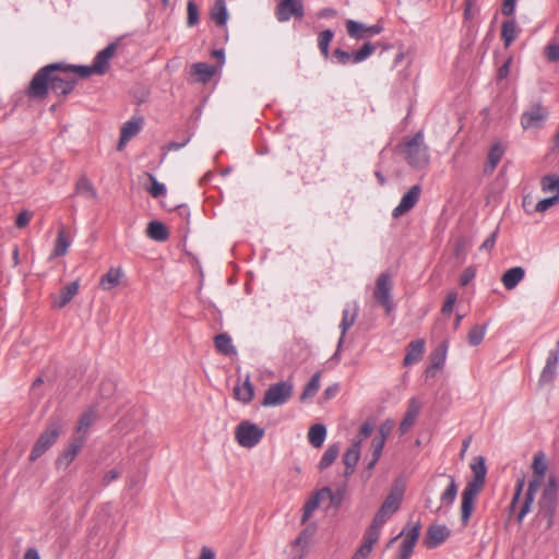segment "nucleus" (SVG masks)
<instances>
[{
	"label": "nucleus",
	"mask_w": 559,
	"mask_h": 559,
	"mask_svg": "<svg viewBox=\"0 0 559 559\" xmlns=\"http://www.w3.org/2000/svg\"><path fill=\"white\" fill-rule=\"evenodd\" d=\"M76 81V78L66 69V63H49L34 74L26 95L29 98L44 99L51 90L59 96H67L74 90Z\"/></svg>",
	"instance_id": "obj_1"
},
{
	"label": "nucleus",
	"mask_w": 559,
	"mask_h": 559,
	"mask_svg": "<svg viewBox=\"0 0 559 559\" xmlns=\"http://www.w3.org/2000/svg\"><path fill=\"white\" fill-rule=\"evenodd\" d=\"M474 477L467 481L462 492V504H461V521L466 525L471 519L474 509V502L476 497L481 491L487 474V467L485 459L477 456L471 465Z\"/></svg>",
	"instance_id": "obj_2"
},
{
	"label": "nucleus",
	"mask_w": 559,
	"mask_h": 559,
	"mask_svg": "<svg viewBox=\"0 0 559 559\" xmlns=\"http://www.w3.org/2000/svg\"><path fill=\"white\" fill-rule=\"evenodd\" d=\"M548 468V464L546 461V455L544 452L539 451L534 454L532 469L533 477L528 481V486L524 496V500L521 504V508L518 512L516 520L519 523L523 521L525 515L531 512L532 504L535 500V495L539 489L540 484L543 483L546 472Z\"/></svg>",
	"instance_id": "obj_3"
},
{
	"label": "nucleus",
	"mask_w": 559,
	"mask_h": 559,
	"mask_svg": "<svg viewBox=\"0 0 559 559\" xmlns=\"http://www.w3.org/2000/svg\"><path fill=\"white\" fill-rule=\"evenodd\" d=\"M558 500V481L555 476H549L546 486L542 491L538 500L537 519L546 521V528H550L554 524V518L557 510Z\"/></svg>",
	"instance_id": "obj_4"
},
{
	"label": "nucleus",
	"mask_w": 559,
	"mask_h": 559,
	"mask_svg": "<svg viewBox=\"0 0 559 559\" xmlns=\"http://www.w3.org/2000/svg\"><path fill=\"white\" fill-rule=\"evenodd\" d=\"M403 153L407 164L415 169H425L429 165V148L424 142V134L418 131L405 142Z\"/></svg>",
	"instance_id": "obj_5"
},
{
	"label": "nucleus",
	"mask_w": 559,
	"mask_h": 559,
	"mask_svg": "<svg viewBox=\"0 0 559 559\" xmlns=\"http://www.w3.org/2000/svg\"><path fill=\"white\" fill-rule=\"evenodd\" d=\"M62 431V424L59 419H50L46 429L39 435L35 442L31 454L29 461L35 462L39 459L50 447L56 443Z\"/></svg>",
	"instance_id": "obj_6"
},
{
	"label": "nucleus",
	"mask_w": 559,
	"mask_h": 559,
	"mask_svg": "<svg viewBox=\"0 0 559 559\" xmlns=\"http://www.w3.org/2000/svg\"><path fill=\"white\" fill-rule=\"evenodd\" d=\"M264 436V429L249 420H242L235 429V439L243 448L255 447Z\"/></svg>",
	"instance_id": "obj_7"
},
{
	"label": "nucleus",
	"mask_w": 559,
	"mask_h": 559,
	"mask_svg": "<svg viewBox=\"0 0 559 559\" xmlns=\"http://www.w3.org/2000/svg\"><path fill=\"white\" fill-rule=\"evenodd\" d=\"M293 384L288 381H280L271 384L264 393L263 406H280L285 404L293 394Z\"/></svg>",
	"instance_id": "obj_8"
},
{
	"label": "nucleus",
	"mask_w": 559,
	"mask_h": 559,
	"mask_svg": "<svg viewBox=\"0 0 559 559\" xmlns=\"http://www.w3.org/2000/svg\"><path fill=\"white\" fill-rule=\"evenodd\" d=\"M392 289L391 275L386 272L381 273L376 282L373 297L385 309L386 313H390L394 308Z\"/></svg>",
	"instance_id": "obj_9"
},
{
	"label": "nucleus",
	"mask_w": 559,
	"mask_h": 559,
	"mask_svg": "<svg viewBox=\"0 0 559 559\" xmlns=\"http://www.w3.org/2000/svg\"><path fill=\"white\" fill-rule=\"evenodd\" d=\"M442 478H445L448 480V484L443 492L440 495V504L435 510V512L439 514H445L448 512V510L455 501L459 490L455 477L453 475H448L445 473L439 474L436 478L431 480V484L437 485L438 480Z\"/></svg>",
	"instance_id": "obj_10"
},
{
	"label": "nucleus",
	"mask_w": 559,
	"mask_h": 559,
	"mask_svg": "<svg viewBox=\"0 0 559 559\" xmlns=\"http://www.w3.org/2000/svg\"><path fill=\"white\" fill-rule=\"evenodd\" d=\"M377 49V46L370 41L365 43L360 49L348 52L341 48H336L333 51V57L336 62L342 66H346L349 62L359 63L369 58Z\"/></svg>",
	"instance_id": "obj_11"
},
{
	"label": "nucleus",
	"mask_w": 559,
	"mask_h": 559,
	"mask_svg": "<svg viewBox=\"0 0 559 559\" xmlns=\"http://www.w3.org/2000/svg\"><path fill=\"white\" fill-rule=\"evenodd\" d=\"M402 499L403 490L397 488L392 490L384 499L378 512L374 514L373 521L384 525L385 522L400 509Z\"/></svg>",
	"instance_id": "obj_12"
},
{
	"label": "nucleus",
	"mask_w": 559,
	"mask_h": 559,
	"mask_svg": "<svg viewBox=\"0 0 559 559\" xmlns=\"http://www.w3.org/2000/svg\"><path fill=\"white\" fill-rule=\"evenodd\" d=\"M548 117L547 109L542 105L540 102L534 103L521 116V126L523 129L542 128L545 120Z\"/></svg>",
	"instance_id": "obj_13"
},
{
	"label": "nucleus",
	"mask_w": 559,
	"mask_h": 559,
	"mask_svg": "<svg viewBox=\"0 0 559 559\" xmlns=\"http://www.w3.org/2000/svg\"><path fill=\"white\" fill-rule=\"evenodd\" d=\"M420 534V523L404 527L397 537H403L400 546L399 559H409Z\"/></svg>",
	"instance_id": "obj_14"
},
{
	"label": "nucleus",
	"mask_w": 559,
	"mask_h": 559,
	"mask_svg": "<svg viewBox=\"0 0 559 559\" xmlns=\"http://www.w3.org/2000/svg\"><path fill=\"white\" fill-rule=\"evenodd\" d=\"M85 442L84 435H74L72 436L67 448L59 454L56 460L57 468H67L76 457L78 453L82 449Z\"/></svg>",
	"instance_id": "obj_15"
},
{
	"label": "nucleus",
	"mask_w": 559,
	"mask_h": 559,
	"mask_svg": "<svg viewBox=\"0 0 559 559\" xmlns=\"http://www.w3.org/2000/svg\"><path fill=\"white\" fill-rule=\"evenodd\" d=\"M304 3L302 0H282L275 11L276 19L280 22H286L292 16L301 19L304 16Z\"/></svg>",
	"instance_id": "obj_16"
},
{
	"label": "nucleus",
	"mask_w": 559,
	"mask_h": 559,
	"mask_svg": "<svg viewBox=\"0 0 559 559\" xmlns=\"http://www.w3.org/2000/svg\"><path fill=\"white\" fill-rule=\"evenodd\" d=\"M421 187L419 185L412 186L408 191L402 197L399 205L394 207L392 216L397 218L408 211H411L419 201Z\"/></svg>",
	"instance_id": "obj_17"
},
{
	"label": "nucleus",
	"mask_w": 559,
	"mask_h": 559,
	"mask_svg": "<svg viewBox=\"0 0 559 559\" xmlns=\"http://www.w3.org/2000/svg\"><path fill=\"white\" fill-rule=\"evenodd\" d=\"M313 536V530L310 527H306L302 530L299 535L295 538L290 546V558L292 559H304L308 554V548L310 546L311 539Z\"/></svg>",
	"instance_id": "obj_18"
},
{
	"label": "nucleus",
	"mask_w": 559,
	"mask_h": 559,
	"mask_svg": "<svg viewBox=\"0 0 559 559\" xmlns=\"http://www.w3.org/2000/svg\"><path fill=\"white\" fill-rule=\"evenodd\" d=\"M117 50V43H111L103 50L98 51L93 60L96 74L103 75L109 69V61Z\"/></svg>",
	"instance_id": "obj_19"
},
{
	"label": "nucleus",
	"mask_w": 559,
	"mask_h": 559,
	"mask_svg": "<svg viewBox=\"0 0 559 559\" xmlns=\"http://www.w3.org/2000/svg\"><path fill=\"white\" fill-rule=\"evenodd\" d=\"M559 364V341L557 342V348L550 350L546 360V365L542 370L539 382L548 383L552 382L557 374V367Z\"/></svg>",
	"instance_id": "obj_20"
},
{
	"label": "nucleus",
	"mask_w": 559,
	"mask_h": 559,
	"mask_svg": "<svg viewBox=\"0 0 559 559\" xmlns=\"http://www.w3.org/2000/svg\"><path fill=\"white\" fill-rule=\"evenodd\" d=\"M450 535V530L445 525H430L424 540L428 548H436L441 545Z\"/></svg>",
	"instance_id": "obj_21"
},
{
	"label": "nucleus",
	"mask_w": 559,
	"mask_h": 559,
	"mask_svg": "<svg viewBox=\"0 0 559 559\" xmlns=\"http://www.w3.org/2000/svg\"><path fill=\"white\" fill-rule=\"evenodd\" d=\"M216 73V68L206 62H197L191 66L190 74L198 83H207Z\"/></svg>",
	"instance_id": "obj_22"
},
{
	"label": "nucleus",
	"mask_w": 559,
	"mask_h": 559,
	"mask_svg": "<svg viewBox=\"0 0 559 559\" xmlns=\"http://www.w3.org/2000/svg\"><path fill=\"white\" fill-rule=\"evenodd\" d=\"M421 404L415 397H412L408 402L407 411L404 415L403 420L400 424L401 433H406L409 428L415 424L417 416L420 413Z\"/></svg>",
	"instance_id": "obj_23"
},
{
	"label": "nucleus",
	"mask_w": 559,
	"mask_h": 559,
	"mask_svg": "<svg viewBox=\"0 0 559 559\" xmlns=\"http://www.w3.org/2000/svg\"><path fill=\"white\" fill-rule=\"evenodd\" d=\"M360 457V441H355L350 448L347 449L343 456L345 465V475L349 476L354 473L356 464Z\"/></svg>",
	"instance_id": "obj_24"
},
{
	"label": "nucleus",
	"mask_w": 559,
	"mask_h": 559,
	"mask_svg": "<svg viewBox=\"0 0 559 559\" xmlns=\"http://www.w3.org/2000/svg\"><path fill=\"white\" fill-rule=\"evenodd\" d=\"M445 356H447V344L442 343L430 355L431 366L429 368H427V370H426L427 377L436 376V371L443 367L444 361H445Z\"/></svg>",
	"instance_id": "obj_25"
},
{
	"label": "nucleus",
	"mask_w": 559,
	"mask_h": 559,
	"mask_svg": "<svg viewBox=\"0 0 559 559\" xmlns=\"http://www.w3.org/2000/svg\"><path fill=\"white\" fill-rule=\"evenodd\" d=\"M357 316H358V307L356 304H354V307L352 310L348 307H346L343 310L342 321L340 323L341 337L338 340V347L342 346L344 336H345L346 332L354 325V323L357 319Z\"/></svg>",
	"instance_id": "obj_26"
},
{
	"label": "nucleus",
	"mask_w": 559,
	"mask_h": 559,
	"mask_svg": "<svg viewBox=\"0 0 559 559\" xmlns=\"http://www.w3.org/2000/svg\"><path fill=\"white\" fill-rule=\"evenodd\" d=\"M525 270L522 266H514L504 272L501 282L506 289L512 290L524 278Z\"/></svg>",
	"instance_id": "obj_27"
},
{
	"label": "nucleus",
	"mask_w": 559,
	"mask_h": 559,
	"mask_svg": "<svg viewBox=\"0 0 559 559\" xmlns=\"http://www.w3.org/2000/svg\"><path fill=\"white\" fill-rule=\"evenodd\" d=\"M425 352V341L416 340L408 344L407 352L404 357L403 364L404 366H411L420 360L423 354Z\"/></svg>",
	"instance_id": "obj_28"
},
{
	"label": "nucleus",
	"mask_w": 559,
	"mask_h": 559,
	"mask_svg": "<svg viewBox=\"0 0 559 559\" xmlns=\"http://www.w3.org/2000/svg\"><path fill=\"white\" fill-rule=\"evenodd\" d=\"M122 276L123 273L120 267H110L100 277L99 287L104 290H110L120 284Z\"/></svg>",
	"instance_id": "obj_29"
},
{
	"label": "nucleus",
	"mask_w": 559,
	"mask_h": 559,
	"mask_svg": "<svg viewBox=\"0 0 559 559\" xmlns=\"http://www.w3.org/2000/svg\"><path fill=\"white\" fill-rule=\"evenodd\" d=\"M79 281H73L64 286V288L61 290L60 296L57 300L53 302V308L56 309H62L64 308L78 294L79 292Z\"/></svg>",
	"instance_id": "obj_30"
},
{
	"label": "nucleus",
	"mask_w": 559,
	"mask_h": 559,
	"mask_svg": "<svg viewBox=\"0 0 559 559\" xmlns=\"http://www.w3.org/2000/svg\"><path fill=\"white\" fill-rule=\"evenodd\" d=\"M253 396H254L253 385L250 381L249 376H247L245 381L241 384H237L234 388V397L237 401L242 402L243 404H248L252 401Z\"/></svg>",
	"instance_id": "obj_31"
},
{
	"label": "nucleus",
	"mask_w": 559,
	"mask_h": 559,
	"mask_svg": "<svg viewBox=\"0 0 559 559\" xmlns=\"http://www.w3.org/2000/svg\"><path fill=\"white\" fill-rule=\"evenodd\" d=\"M503 153L504 148L500 143H496L490 147L487 156V163L484 167L485 174H490L496 169L503 156Z\"/></svg>",
	"instance_id": "obj_32"
},
{
	"label": "nucleus",
	"mask_w": 559,
	"mask_h": 559,
	"mask_svg": "<svg viewBox=\"0 0 559 559\" xmlns=\"http://www.w3.org/2000/svg\"><path fill=\"white\" fill-rule=\"evenodd\" d=\"M519 28L514 19L507 20L501 25V39L508 48L518 37Z\"/></svg>",
	"instance_id": "obj_33"
},
{
	"label": "nucleus",
	"mask_w": 559,
	"mask_h": 559,
	"mask_svg": "<svg viewBox=\"0 0 559 559\" xmlns=\"http://www.w3.org/2000/svg\"><path fill=\"white\" fill-rule=\"evenodd\" d=\"M75 192L86 199L97 200L98 194L92 181L85 176H81L75 183Z\"/></svg>",
	"instance_id": "obj_34"
},
{
	"label": "nucleus",
	"mask_w": 559,
	"mask_h": 559,
	"mask_svg": "<svg viewBox=\"0 0 559 559\" xmlns=\"http://www.w3.org/2000/svg\"><path fill=\"white\" fill-rule=\"evenodd\" d=\"M70 245H71V241H70L69 236L66 233V229L61 228L58 231V236H57V239L55 242V248L51 252L50 259L66 255Z\"/></svg>",
	"instance_id": "obj_35"
},
{
	"label": "nucleus",
	"mask_w": 559,
	"mask_h": 559,
	"mask_svg": "<svg viewBox=\"0 0 559 559\" xmlns=\"http://www.w3.org/2000/svg\"><path fill=\"white\" fill-rule=\"evenodd\" d=\"M214 344L218 353L230 356L237 353L235 346L233 345L231 337L227 333L217 334L214 337Z\"/></svg>",
	"instance_id": "obj_36"
},
{
	"label": "nucleus",
	"mask_w": 559,
	"mask_h": 559,
	"mask_svg": "<svg viewBox=\"0 0 559 559\" xmlns=\"http://www.w3.org/2000/svg\"><path fill=\"white\" fill-rule=\"evenodd\" d=\"M326 437V428L322 424H314L308 431L309 443L313 448H321Z\"/></svg>",
	"instance_id": "obj_37"
},
{
	"label": "nucleus",
	"mask_w": 559,
	"mask_h": 559,
	"mask_svg": "<svg viewBox=\"0 0 559 559\" xmlns=\"http://www.w3.org/2000/svg\"><path fill=\"white\" fill-rule=\"evenodd\" d=\"M147 236L156 241H165L169 237V233L165 224L158 222V221H152L147 225Z\"/></svg>",
	"instance_id": "obj_38"
},
{
	"label": "nucleus",
	"mask_w": 559,
	"mask_h": 559,
	"mask_svg": "<svg viewBox=\"0 0 559 559\" xmlns=\"http://www.w3.org/2000/svg\"><path fill=\"white\" fill-rule=\"evenodd\" d=\"M142 124V117H133L132 119L124 122L120 132V134L123 135V140H130L136 135L141 131Z\"/></svg>",
	"instance_id": "obj_39"
},
{
	"label": "nucleus",
	"mask_w": 559,
	"mask_h": 559,
	"mask_svg": "<svg viewBox=\"0 0 559 559\" xmlns=\"http://www.w3.org/2000/svg\"><path fill=\"white\" fill-rule=\"evenodd\" d=\"M320 379H321V372L318 371L316 372L311 379L308 381V383L305 385L302 392H301V395H300V401L301 402H305L311 397H313L319 389H320Z\"/></svg>",
	"instance_id": "obj_40"
},
{
	"label": "nucleus",
	"mask_w": 559,
	"mask_h": 559,
	"mask_svg": "<svg viewBox=\"0 0 559 559\" xmlns=\"http://www.w3.org/2000/svg\"><path fill=\"white\" fill-rule=\"evenodd\" d=\"M211 17L217 25H225L228 19L227 8L225 0H216L212 10Z\"/></svg>",
	"instance_id": "obj_41"
},
{
	"label": "nucleus",
	"mask_w": 559,
	"mask_h": 559,
	"mask_svg": "<svg viewBox=\"0 0 559 559\" xmlns=\"http://www.w3.org/2000/svg\"><path fill=\"white\" fill-rule=\"evenodd\" d=\"M346 31L349 37L355 39H365L368 38L367 34V25L354 21V20H347L346 21Z\"/></svg>",
	"instance_id": "obj_42"
},
{
	"label": "nucleus",
	"mask_w": 559,
	"mask_h": 559,
	"mask_svg": "<svg viewBox=\"0 0 559 559\" xmlns=\"http://www.w3.org/2000/svg\"><path fill=\"white\" fill-rule=\"evenodd\" d=\"M320 495L322 498H329L330 504L334 508H338L343 500L345 495V488H337L335 491H333L329 487H324L320 490Z\"/></svg>",
	"instance_id": "obj_43"
},
{
	"label": "nucleus",
	"mask_w": 559,
	"mask_h": 559,
	"mask_svg": "<svg viewBox=\"0 0 559 559\" xmlns=\"http://www.w3.org/2000/svg\"><path fill=\"white\" fill-rule=\"evenodd\" d=\"M542 191L551 192L559 198V175H546L540 179Z\"/></svg>",
	"instance_id": "obj_44"
},
{
	"label": "nucleus",
	"mask_w": 559,
	"mask_h": 559,
	"mask_svg": "<svg viewBox=\"0 0 559 559\" xmlns=\"http://www.w3.org/2000/svg\"><path fill=\"white\" fill-rule=\"evenodd\" d=\"M338 453H340L338 444H336V443L331 444L325 450V452L323 453V455L319 462V465H318L319 469L323 471L326 467H329L330 465H332L334 463V461L336 460V457L338 456Z\"/></svg>",
	"instance_id": "obj_45"
},
{
	"label": "nucleus",
	"mask_w": 559,
	"mask_h": 559,
	"mask_svg": "<svg viewBox=\"0 0 559 559\" xmlns=\"http://www.w3.org/2000/svg\"><path fill=\"white\" fill-rule=\"evenodd\" d=\"M334 33L332 29H324L319 34L318 46L322 56L326 59L330 55L329 46L332 41Z\"/></svg>",
	"instance_id": "obj_46"
},
{
	"label": "nucleus",
	"mask_w": 559,
	"mask_h": 559,
	"mask_svg": "<svg viewBox=\"0 0 559 559\" xmlns=\"http://www.w3.org/2000/svg\"><path fill=\"white\" fill-rule=\"evenodd\" d=\"M96 419V414L93 409L84 413L78 423L76 435H84L85 431L94 424Z\"/></svg>",
	"instance_id": "obj_47"
},
{
	"label": "nucleus",
	"mask_w": 559,
	"mask_h": 559,
	"mask_svg": "<svg viewBox=\"0 0 559 559\" xmlns=\"http://www.w3.org/2000/svg\"><path fill=\"white\" fill-rule=\"evenodd\" d=\"M382 526V524L372 520L370 526L364 535V542L373 546L379 540Z\"/></svg>",
	"instance_id": "obj_48"
},
{
	"label": "nucleus",
	"mask_w": 559,
	"mask_h": 559,
	"mask_svg": "<svg viewBox=\"0 0 559 559\" xmlns=\"http://www.w3.org/2000/svg\"><path fill=\"white\" fill-rule=\"evenodd\" d=\"M321 499H323V498L320 495V490H319L314 496H312L306 502V504L304 506V514H302V519H301L302 523H305L309 519V516L314 512V510L318 509Z\"/></svg>",
	"instance_id": "obj_49"
},
{
	"label": "nucleus",
	"mask_w": 559,
	"mask_h": 559,
	"mask_svg": "<svg viewBox=\"0 0 559 559\" xmlns=\"http://www.w3.org/2000/svg\"><path fill=\"white\" fill-rule=\"evenodd\" d=\"M486 329H487V324L475 325L474 328H472L467 335L469 345H472V346L479 345L484 340Z\"/></svg>",
	"instance_id": "obj_50"
},
{
	"label": "nucleus",
	"mask_w": 559,
	"mask_h": 559,
	"mask_svg": "<svg viewBox=\"0 0 559 559\" xmlns=\"http://www.w3.org/2000/svg\"><path fill=\"white\" fill-rule=\"evenodd\" d=\"M66 69L68 70V72L70 74H72L74 76H75V74H78L81 78H87L91 74L95 73L94 64L93 63H92V66H71V64H66Z\"/></svg>",
	"instance_id": "obj_51"
},
{
	"label": "nucleus",
	"mask_w": 559,
	"mask_h": 559,
	"mask_svg": "<svg viewBox=\"0 0 559 559\" xmlns=\"http://www.w3.org/2000/svg\"><path fill=\"white\" fill-rule=\"evenodd\" d=\"M187 24L188 26H194L199 23V10L198 5L193 0H189L187 3Z\"/></svg>",
	"instance_id": "obj_52"
},
{
	"label": "nucleus",
	"mask_w": 559,
	"mask_h": 559,
	"mask_svg": "<svg viewBox=\"0 0 559 559\" xmlns=\"http://www.w3.org/2000/svg\"><path fill=\"white\" fill-rule=\"evenodd\" d=\"M150 177V180H151V187L147 189L148 193L153 197V198H158V197H162L166 193V187L164 183H160L157 181V179L153 176V175H148Z\"/></svg>",
	"instance_id": "obj_53"
},
{
	"label": "nucleus",
	"mask_w": 559,
	"mask_h": 559,
	"mask_svg": "<svg viewBox=\"0 0 559 559\" xmlns=\"http://www.w3.org/2000/svg\"><path fill=\"white\" fill-rule=\"evenodd\" d=\"M558 203H559L558 195H551L549 198L539 200L535 205V211L543 213V212L547 211L549 207H551Z\"/></svg>",
	"instance_id": "obj_54"
},
{
	"label": "nucleus",
	"mask_w": 559,
	"mask_h": 559,
	"mask_svg": "<svg viewBox=\"0 0 559 559\" xmlns=\"http://www.w3.org/2000/svg\"><path fill=\"white\" fill-rule=\"evenodd\" d=\"M456 299L457 294L455 292H450L447 295L445 301L443 302V306L441 308L442 314L450 316L452 313Z\"/></svg>",
	"instance_id": "obj_55"
},
{
	"label": "nucleus",
	"mask_w": 559,
	"mask_h": 559,
	"mask_svg": "<svg viewBox=\"0 0 559 559\" xmlns=\"http://www.w3.org/2000/svg\"><path fill=\"white\" fill-rule=\"evenodd\" d=\"M545 57L550 62H556L559 60V45L549 44L545 47Z\"/></svg>",
	"instance_id": "obj_56"
},
{
	"label": "nucleus",
	"mask_w": 559,
	"mask_h": 559,
	"mask_svg": "<svg viewBox=\"0 0 559 559\" xmlns=\"http://www.w3.org/2000/svg\"><path fill=\"white\" fill-rule=\"evenodd\" d=\"M385 443L384 437L376 436L371 441L372 454L373 456H381L383 447Z\"/></svg>",
	"instance_id": "obj_57"
},
{
	"label": "nucleus",
	"mask_w": 559,
	"mask_h": 559,
	"mask_svg": "<svg viewBox=\"0 0 559 559\" xmlns=\"http://www.w3.org/2000/svg\"><path fill=\"white\" fill-rule=\"evenodd\" d=\"M524 484H525L524 478H520V479L516 480L514 495H513L512 501L510 503V509L511 510H513L515 508L516 503L519 502V499H520L521 493H522L523 488H524Z\"/></svg>",
	"instance_id": "obj_58"
},
{
	"label": "nucleus",
	"mask_w": 559,
	"mask_h": 559,
	"mask_svg": "<svg viewBox=\"0 0 559 559\" xmlns=\"http://www.w3.org/2000/svg\"><path fill=\"white\" fill-rule=\"evenodd\" d=\"M511 64H512V58L509 57L498 69V72H497V79L499 81L501 80H504L508 78L509 73H510V68H511Z\"/></svg>",
	"instance_id": "obj_59"
},
{
	"label": "nucleus",
	"mask_w": 559,
	"mask_h": 559,
	"mask_svg": "<svg viewBox=\"0 0 559 559\" xmlns=\"http://www.w3.org/2000/svg\"><path fill=\"white\" fill-rule=\"evenodd\" d=\"M499 228L497 227L490 236L481 243L480 250H487L490 251L496 243L497 237H498Z\"/></svg>",
	"instance_id": "obj_60"
},
{
	"label": "nucleus",
	"mask_w": 559,
	"mask_h": 559,
	"mask_svg": "<svg viewBox=\"0 0 559 559\" xmlns=\"http://www.w3.org/2000/svg\"><path fill=\"white\" fill-rule=\"evenodd\" d=\"M33 217V214L28 211H22L17 217H16V221H15V225L17 228H23L25 227L32 219Z\"/></svg>",
	"instance_id": "obj_61"
},
{
	"label": "nucleus",
	"mask_w": 559,
	"mask_h": 559,
	"mask_svg": "<svg viewBox=\"0 0 559 559\" xmlns=\"http://www.w3.org/2000/svg\"><path fill=\"white\" fill-rule=\"evenodd\" d=\"M372 547H373L372 545H370L366 542H362L361 546L358 548L357 552L355 554L354 559L367 558L370 555Z\"/></svg>",
	"instance_id": "obj_62"
},
{
	"label": "nucleus",
	"mask_w": 559,
	"mask_h": 559,
	"mask_svg": "<svg viewBox=\"0 0 559 559\" xmlns=\"http://www.w3.org/2000/svg\"><path fill=\"white\" fill-rule=\"evenodd\" d=\"M373 431V425L369 421H366L362 424L359 430V439L357 441H360V443L367 439Z\"/></svg>",
	"instance_id": "obj_63"
},
{
	"label": "nucleus",
	"mask_w": 559,
	"mask_h": 559,
	"mask_svg": "<svg viewBox=\"0 0 559 559\" xmlns=\"http://www.w3.org/2000/svg\"><path fill=\"white\" fill-rule=\"evenodd\" d=\"M516 0H503L501 12L506 16H511L515 11Z\"/></svg>",
	"instance_id": "obj_64"
}]
</instances>
